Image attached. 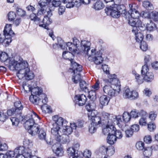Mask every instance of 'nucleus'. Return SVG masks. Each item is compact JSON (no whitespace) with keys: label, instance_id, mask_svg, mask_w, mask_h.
Listing matches in <instances>:
<instances>
[{"label":"nucleus","instance_id":"69168bd1","mask_svg":"<svg viewBox=\"0 0 158 158\" xmlns=\"http://www.w3.org/2000/svg\"><path fill=\"white\" fill-rule=\"evenodd\" d=\"M7 114L9 116H11L12 115H19L18 112L16 111V110L14 108H12L10 110H7Z\"/></svg>","mask_w":158,"mask_h":158},{"label":"nucleus","instance_id":"dca6fc26","mask_svg":"<svg viewBox=\"0 0 158 158\" xmlns=\"http://www.w3.org/2000/svg\"><path fill=\"white\" fill-rule=\"evenodd\" d=\"M52 149L53 152L57 156H63L64 152L60 143H56L53 145Z\"/></svg>","mask_w":158,"mask_h":158},{"label":"nucleus","instance_id":"5fc2aeb1","mask_svg":"<svg viewBox=\"0 0 158 158\" xmlns=\"http://www.w3.org/2000/svg\"><path fill=\"white\" fill-rule=\"evenodd\" d=\"M58 43L57 44L53 45V47L54 48H56L55 46H57L58 47L59 46L61 49H63V46L64 45V43L63 40L60 37H57Z\"/></svg>","mask_w":158,"mask_h":158},{"label":"nucleus","instance_id":"b1692460","mask_svg":"<svg viewBox=\"0 0 158 158\" xmlns=\"http://www.w3.org/2000/svg\"><path fill=\"white\" fill-rule=\"evenodd\" d=\"M147 113L143 111H141L140 113V118L139 121V124L141 126H145L147 124Z\"/></svg>","mask_w":158,"mask_h":158},{"label":"nucleus","instance_id":"423d86ee","mask_svg":"<svg viewBox=\"0 0 158 158\" xmlns=\"http://www.w3.org/2000/svg\"><path fill=\"white\" fill-rule=\"evenodd\" d=\"M103 90L104 92L108 95L115 96L118 94L120 91V85L105 83Z\"/></svg>","mask_w":158,"mask_h":158},{"label":"nucleus","instance_id":"49530a36","mask_svg":"<svg viewBox=\"0 0 158 158\" xmlns=\"http://www.w3.org/2000/svg\"><path fill=\"white\" fill-rule=\"evenodd\" d=\"M99 126L97 125L91 123L89 126V131L91 134L94 133L96 131L97 128Z\"/></svg>","mask_w":158,"mask_h":158},{"label":"nucleus","instance_id":"c756f323","mask_svg":"<svg viewBox=\"0 0 158 158\" xmlns=\"http://www.w3.org/2000/svg\"><path fill=\"white\" fill-rule=\"evenodd\" d=\"M136 22H135V24L134 26H131L133 27H136L137 29L138 28L141 31H143L146 28V26L145 27L144 24H143L141 20L139 19H136Z\"/></svg>","mask_w":158,"mask_h":158},{"label":"nucleus","instance_id":"4d7b16f0","mask_svg":"<svg viewBox=\"0 0 158 158\" xmlns=\"http://www.w3.org/2000/svg\"><path fill=\"white\" fill-rule=\"evenodd\" d=\"M71 149L72 151L69 150L68 151V156L69 158H83L81 156H80L79 154L76 153L74 155H73V152H72L73 150L72 149Z\"/></svg>","mask_w":158,"mask_h":158},{"label":"nucleus","instance_id":"a19ab883","mask_svg":"<svg viewBox=\"0 0 158 158\" xmlns=\"http://www.w3.org/2000/svg\"><path fill=\"white\" fill-rule=\"evenodd\" d=\"M72 80L75 84H77L79 82H80L81 80V78L80 72L77 73H74L72 76Z\"/></svg>","mask_w":158,"mask_h":158},{"label":"nucleus","instance_id":"f03ea898","mask_svg":"<svg viewBox=\"0 0 158 158\" xmlns=\"http://www.w3.org/2000/svg\"><path fill=\"white\" fill-rule=\"evenodd\" d=\"M73 44L72 42H68L66 43V45L68 48L71 52H75L77 48L79 51L86 54L87 51L90 49L91 43L88 41L82 40L81 42L76 38L73 39Z\"/></svg>","mask_w":158,"mask_h":158},{"label":"nucleus","instance_id":"5701e85b","mask_svg":"<svg viewBox=\"0 0 158 158\" xmlns=\"http://www.w3.org/2000/svg\"><path fill=\"white\" fill-rule=\"evenodd\" d=\"M42 99L40 101V103H38V104H40L41 106V110L43 111L46 113V110L47 108H48V106L46 105V103L48 102V98L46 97V95L45 94H42Z\"/></svg>","mask_w":158,"mask_h":158},{"label":"nucleus","instance_id":"f3484780","mask_svg":"<svg viewBox=\"0 0 158 158\" xmlns=\"http://www.w3.org/2000/svg\"><path fill=\"white\" fill-rule=\"evenodd\" d=\"M109 79H104L102 81L100 80L101 83L102 84V83H112L116 85H120V82L119 81L118 79L116 78V75L115 74L112 75H109L108 77Z\"/></svg>","mask_w":158,"mask_h":158},{"label":"nucleus","instance_id":"774afa93","mask_svg":"<svg viewBox=\"0 0 158 158\" xmlns=\"http://www.w3.org/2000/svg\"><path fill=\"white\" fill-rule=\"evenodd\" d=\"M140 48L143 51H145L148 49V45L146 42L143 41L141 42Z\"/></svg>","mask_w":158,"mask_h":158},{"label":"nucleus","instance_id":"13d9d810","mask_svg":"<svg viewBox=\"0 0 158 158\" xmlns=\"http://www.w3.org/2000/svg\"><path fill=\"white\" fill-rule=\"evenodd\" d=\"M95 90H93L92 89H91L90 91L88 90V92L89 93V96L90 98L92 99H95L96 98V92Z\"/></svg>","mask_w":158,"mask_h":158},{"label":"nucleus","instance_id":"c03bdc74","mask_svg":"<svg viewBox=\"0 0 158 158\" xmlns=\"http://www.w3.org/2000/svg\"><path fill=\"white\" fill-rule=\"evenodd\" d=\"M88 106H89L90 108V109L88 110V111L89 112L91 111L90 113H89L88 114L89 118V119L90 120L91 119V118H92L93 117L97 116L96 115L97 114L98 112L96 110H93V108L91 107V106L90 105V104H89Z\"/></svg>","mask_w":158,"mask_h":158},{"label":"nucleus","instance_id":"ea45409f","mask_svg":"<svg viewBox=\"0 0 158 158\" xmlns=\"http://www.w3.org/2000/svg\"><path fill=\"white\" fill-rule=\"evenodd\" d=\"M32 149L25 148L23 156L21 155L22 158H30L32 156L31 155Z\"/></svg>","mask_w":158,"mask_h":158},{"label":"nucleus","instance_id":"603ef678","mask_svg":"<svg viewBox=\"0 0 158 158\" xmlns=\"http://www.w3.org/2000/svg\"><path fill=\"white\" fill-rule=\"evenodd\" d=\"M143 153L144 156L148 157L151 156L152 153V148L150 147L144 148Z\"/></svg>","mask_w":158,"mask_h":158},{"label":"nucleus","instance_id":"e433bc0d","mask_svg":"<svg viewBox=\"0 0 158 158\" xmlns=\"http://www.w3.org/2000/svg\"><path fill=\"white\" fill-rule=\"evenodd\" d=\"M84 121L83 120H79L76 123H71V126L74 129H76L77 128H81L83 127Z\"/></svg>","mask_w":158,"mask_h":158},{"label":"nucleus","instance_id":"2eb2a0df","mask_svg":"<svg viewBox=\"0 0 158 158\" xmlns=\"http://www.w3.org/2000/svg\"><path fill=\"white\" fill-rule=\"evenodd\" d=\"M70 62L71 66L69 68V72L77 73L81 71L82 66L81 65L77 64L73 60H72Z\"/></svg>","mask_w":158,"mask_h":158},{"label":"nucleus","instance_id":"680f3d73","mask_svg":"<svg viewBox=\"0 0 158 158\" xmlns=\"http://www.w3.org/2000/svg\"><path fill=\"white\" fill-rule=\"evenodd\" d=\"M92 154L91 152L87 149L85 150L83 153V158H91V156Z\"/></svg>","mask_w":158,"mask_h":158},{"label":"nucleus","instance_id":"4c0bfd02","mask_svg":"<svg viewBox=\"0 0 158 158\" xmlns=\"http://www.w3.org/2000/svg\"><path fill=\"white\" fill-rule=\"evenodd\" d=\"M23 145L25 148L32 149L33 143L32 141L29 139L26 138L23 140Z\"/></svg>","mask_w":158,"mask_h":158},{"label":"nucleus","instance_id":"f8f14e48","mask_svg":"<svg viewBox=\"0 0 158 158\" xmlns=\"http://www.w3.org/2000/svg\"><path fill=\"white\" fill-rule=\"evenodd\" d=\"M36 117L39 119H40L38 115L34 112H31L30 114L26 116L25 118L26 121L25 123V127L26 129L27 130L35 124L33 118Z\"/></svg>","mask_w":158,"mask_h":158},{"label":"nucleus","instance_id":"473e14b6","mask_svg":"<svg viewBox=\"0 0 158 158\" xmlns=\"http://www.w3.org/2000/svg\"><path fill=\"white\" fill-rule=\"evenodd\" d=\"M38 136L40 139L45 140L48 144H50V142L48 143L46 140V134L43 128H41L40 129Z\"/></svg>","mask_w":158,"mask_h":158},{"label":"nucleus","instance_id":"7c9ffc66","mask_svg":"<svg viewBox=\"0 0 158 158\" xmlns=\"http://www.w3.org/2000/svg\"><path fill=\"white\" fill-rule=\"evenodd\" d=\"M80 146V145L79 143H75L73 144L72 147H69L67 149V153L68 155V151L69 150L72 151L71 149H72L73 150L72 152H73V155H74L76 153L79 154V152L78 151V150L79 149Z\"/></svg>","mask_w":158,"mask_h":158},{"label":"nucleus","instance_id":"052dcab7","mask_svg":"<svg viewBox=\"0 0 158 158\" xmlns=\"http://www.w3.org/2000/svg\"><path fill=\"white\" fill-rule=\"evenodd\" d=\"M16 16V15L15 13L13 11L10 12L8 14V20L11 21L14 20Z\"/></svg>","mask_w":158,"mask_h":158},{"label":"nucleus","instance_id":"37998d69","mask_svg":"<svg viewBox=\"0 0 158 158\" xmlns=\"http://www.w3.org/2000/svg\"><path fill=\"white\" fill-rule=\"evenodd\" d=\"M107 139L109 144H113L116 141L117 139L114 134H110L108 135Z\"/></svg>","mask_w":158,"mask_h":158},{"label":"nucleus","instance_id":"09e8293b","mask_svg":"<svg viewBox=\"0 0 158 158\" xmlns=\"http://www.w3.org/2000/svg\"><path fill=\"white\" fill-rule=\"evenodd\" d=\"M132 91L128 88L126 89L123 93V97L125 98H131Z\"/></svg>","mask_w":158,"mask_h":158},{"label":"nucleus","instance_id":"58836bf2","mask_svg":"<svg viewBox=\"0 0 158 158\" xmlns=\"http://www.w3.org/2000/svg\"><path fill=\"white\" fill-rule=\"evenodd\" d=\"M62 56L64 59L68 60L70 62L73 60V58L74 57V55L70 52L67 51L64 52L62 54Z\"/></svg>","mask_w":158,"mask_h":158},{"label":"nucleus","instance_id":"bb28decb","mask_svg":"<svg viewBox=\"0 0 158 158\" xmlns=\"http://www.w3.org/2000/svg\"><path fill=\"white\" fill-rule=\"evenodd\" d=\"M73 129H74L71 127V123L70 126H67V124H65L62 127V134L68 135L72 132Z\"/></svg>","mask_w":158,"mask_h":158},{"label":"nucleus","instance_id":"7ed1b4c3","mask_svg":"<svg viewBox=\"0 0 158 158\" xmlns=\"http://www.w3.org/2000/svg\"><path fill=\"white\" fill-rule=\"evenodd\" d=\"M105 11L107 14H110L112 17L116 18L119 17L121 14L123 15L125 17V15L126 13L125 7L123 4L110 6L109 7H106Z\"/></svg>","mask_w":158,"mask_h":158},{"label":"nucleus","instance_id":"2f4dec72","mask_svg":"<svg viewBox=\"0 0 158 158\" xmlns=\"http://www.w3.org/2000/svg\"><path fill=\"white\" fill-rule=\"evenodd\" d=\"M90 120L91 123H93L99 127H100L101 125H104L100 116L93 117Z\"/></svg>","mask_w":158,"mask_h":158},{"label":"nucleus","instance_id":"72a5a7b5","mask_svg":"<svg viewBox=\"0 0 158 158\" xmlns=\"http://www.w3.org/2000/svg\"><path fill=\"white\" fill-rule=\"evenodd\" d=\"M110 100V98L106 95L101 96L99 98V101L101 104L102 106H106L108 105Z\"/></svg>","mask_w":158,"mask_h":158},{"label":"nucleus","instance_id":"9d476101","mask_svg":"<svg viewBox=\"0 0 158 158\" xmlns=\"http://www.w3.org/2000/svg\"><path fill=\"white\" fill-rule=\"evenodd\" d=\"M99 115L103 124H113L115 118V115L104 111L100 113Z\"/></svg>","mask_w":158,"mask_h":158},{"label":"nucleus","instance_id":"39448f33","mask_svg":"<svg viewBox=\"0 0 158 158\" xmlns=\"http://www.w3.org/2000/svg\"><path fill=\"white\" fill-rule=\"evenodd\" d=\"M32 83L33 84L32 86L31 95L29 97V100L32 103L37 104L40 103V100L42 99V90L41 88L36 87V85L35 81H33Z\"/></svg>","mask_w":158,"mask_h":158},{"label":"nucleus","instance_id":"8fccbe9b","mask_svg":"<svg viewBox=\"0 0 158 158\" xmlns=\"http://www.w3.org/2000/svg\"><path fill=\"white\" fill-rule=\"evenodd\" d=\"M104 7L103 3L100 1H98L96 2L94 5V8L96 10H98L102 9Z\"/></svg>","mask_w":158,"mask_h":158},{"label":"nucleus","instance_id":"4be33fe9","mask_svg":"<svg viewBox=\"0 0 158 158\" xmlns=\"http://www.w3.org/2000/svg\"><path fill=\"white\" fill-rule=\"evenodd\" d=\"M137 28L135 27L132 29V32L134 33L135 36V39L136 41L138 43H140L142 42L144 38V36L142 33L141 32H138Z\"/></svg>","mask_w":158,"mask_h":158},{"label":"nucleus","instance_id":"79ce46f5","mask_svg":"<svg viewBox=\"0 0 158 158\" xmlns=\"http://www.w3.org/2000/svg\"><path fill=\"white\" fill-rule=\"evenodd\" d=\"M156 25L152 21H150L146 24V29L148 31H151L156 30Z\"/></svg>","mask_w":158,"mask_h":158},{"label":"nucleus","instance_id":"20e7f679","mask_svg":"<svg viewBox=\"0 0 158 158\" xmlns=\"http://www.w3.org/2000/svg\"><path fill=\"white\" fill-rule=\"evenodd\" d=\"M129 7L130 10L128 12L126 11L125 15V18L128 21L131 26H134L135 22H136L135 19H139L138 18L140 16V14L136 10L137 7L135 5L130 4H129Z\"/></svg>","mask_w":158,"mask_h":158},{"label":"nucleus","instance_id":"0e129e2a","mask_svg":"<svg viewBox=\"0 0 158 158\" xmlns=\"http://www.w3.org/2000/svg\"><path fill=\"white\" fill-rule=\"evenodd\" d=\"M143 6L148 9H152L153 7L152 4L149 1H144L143 2Z\"/></svg>","mask_w":158,"mask_h":158},{"label":"nucleus","instance_id":"6ab92c4d","mask_svg":"<svg viewBox=\"0 0 158 158\" xmlns=\"http://www.w3.org/2000/svg\"><path fill=\"white\" fill-rule=\"evenodd\" d=\"M74 98L76 101V103L80 106L84 105L86 102L87 98L83 94L76 95Z\"/></svg>","mask_w":158,"mask_h":158},{"label":"nucleus","instance_id":"1a4fd4ad","mask_svg":"<svg viewBox=\"0 0 158 158\" xmlns=\"http://www.w3.org/2000/svg\"><path fill=\"white\" fill-rule=\"evenodd\" d=\"M5 39H3V44L5 46L9 45L12 41L11 38L14 35V33L11 30V25H6L3 31Z\"/></svg>","mask_w":158,"mask_h":158},{"label":"nucleus","instance_id":"aec40b11","mask_svg":"<svg viewBox=\"0 0 158 158\" xmlns=\"http://www.w3.org/2000/svg\"><path fill=\"white\" fill-rule=\"evenodd\" d=\"M25 148L23 146L17 147L14 151H12L14 155L12 156V158H22L21 156H23Z\"/></svg>","mask_w":158,"mask_h":158},{"label":"nucleus","instance_id":"a878e982","mask_svg":"<svg viewBox=\"0 0 158 158\" xmlns=\"http://www.w3.org/2000/svg\"><path fill=\"white\" fill-rule=\"evenodd\" d=\"M56 140L61 143H65L69 141V137L68 135L64 134L60 135L57 136Z\"/></svg>","mask_w":158,"mask_h":158},{"label":"nucleus","instance_id":"e2e57ef3","mask_svg":"<svg viewBox=\"0 0 158 158\" xmlns=\"http://www.w3.org/2000/svg\"><path fill=\"white\" fill-rule=\"evenodd\" d=\"M8 57L7 54L5 52H1L0 54V60L2 62L7 60Z\"/></svg>","mask_w":158,"mask_h":158},{"label":"nucleus","instance_id":"412c9836","mask_svg":"<svg viewBox=\"0 0 158 158\" xmlns=\"http://www.w3.org/2000/svg\"><path fill=\"white\" fill-rule=\"evenodd\" d=\"M106 125L102 129L103 134L106 135L113 134L114 132V127L113 124H106Z\"/></svg>","mask_w":158,"mask_h":158},{"label":"nucleus","instance_id":"6e6d98bb","mask_svg":"<svg viewBox=\"0 0 158 158\" xmlns=\"http://www.w3.org/2000/svg\"><path fill=\"white\" fill-rule=\"evenodd\" d=\"M114 130V132L113 133V134H114V135L116 139H121L123 136V135L121 131L119 130H116V128L115 127Z\"/></svg>","mask_w":158,"mask_h":158},{"label":"nucleus","instance_id":"de8ad7c7","mask_svg":"<svg viewBox=\"0 0 158 158\" xmlns=\"http://www.w3.org/2000/svg\"><path fill=\"white\" fill-rule=\"evenodd\" d=\"M33 83H32L30 85L27 84L26 83H24L23 85V88L24 89V92L26 93H28L31 91L32 86Z\"/></svg>","mask_w":158,"mask_h":158},{"label":"nucleus","instance_id":"a18cd8bd","mask_svg":"<svg viewBox=\"0 0 158 158\" xmlns=\"http://www.w3.org/2000/svg\"><path fill=\"white\" fill-rule=\"evenodd\" d=\"M88 85L84 81L81 80L80 81V87L82 91H84L85 92H88Z\"/></svg>","mask_w":158,"mask_h":158},{"label":"nucleus","instance_id":"ddd939ff","mask_svg":"<svg viewBox=\"0 0 158 158\" xmlns=\"http://www.w3.org/2000/svg\"><path fill=\"white\" fill-rule=\"evenodd\" d=\"M52 119L54 122L53 123L52 125L61 127L63 125H65L68 123L67 120L61 117H59L58 115H55L52 117Z\"/></svg>","mask_w":158,"mask_h":158},{"label":"nucleus","instance_id":"f257e3e1","mask_svg":"<svg viewBox=\"0 0 158 158\" xmlns=\"http://www.w3.org/2000/svg\"><path fill=\"white\" fill-rule=\"evenodd\" d=\"M8 67L12 71L16 70L18 71L17 75L19 79L25 77L27 80L32 79L34 74L28 67V64L27 61L23 60L19 57L18 60L11 58L9 62Z\"/></svg>","mask_w":158,"mask_h":158},{"label":"nucleus","instance_id":"338daca9","mask_svg":"<svg viewBox=\"0 0 158 158\" xmlns=\"http://www.w3.org/2000/svg\"><path fill=\"white\" fill-rule=\"evenodd\" d=\"M136 147L139 150H142L145 148L144 143L142 141L137 142L136 144Z\"/></svg>","mask_w":158,"mask_h":158},{"label":"nucleus","instance_id":"c9c22d12","mask_svg":"<svg viewBox=\"0 0 158 158\" xmlns=\"http://www.w3.org/2000/svg\"><path fill=\"white\" fill-rule=\"evenodd\" d=\"M14 106L15 108H14L18 112L20 116H21L20 114L23 107L20 101H19L15 102L14 103Z\"/></svg>","mask_w":158,"mask_h":158},{"label":"nucleus","instance_id":"0eeeda50","mask_svg":"<svg viewBox=\"0 0 158 158\" xmlns=\"http://www.w3.org/2000/svg\"><path fill=\"white\" fill-rule=\"evenodd\" d=\"M30 18V20L33 21L35 23L39 24V27L47 30L49 29L48 26L52 22V20L48 16H44L42 21H40V19L34 13L31 14Z\"/></svg>","mask_w":158,"mask_h":158},{"label":"nucleus","instance_id":"c85d7f7f","mask_svg":"<svg viewBox=\"0 0 158 158\" xmlns=\"http://www.w3.org/2000/svg\"><path fill=\"white\" fill-rule=\"evenodd\" d=\"M79 0H71L68 2L66 4V6L67 8H70L75 6L78 7L80 6L81 4L79 3Z\"/></svg>","mask_w":158,"mask_h":158},{"label":"nucleus","instance_id":"3c124183","mask_svg":"<svg viewBox=\"0 0 158 158\" xmlns=\"http://www.w3.org/2000/svg\"><path fill=\"white\" fill-rule=\"evenodd\" d=\"M123 118L125 123L128 122L131 118L130 114L127 112H124L123 114Z\"/></svg>","mask_w":158,"mask_h":158},{"label":"nucleus","instance_id":"9b49d317","mask_svg":"<svg viewBox=\"0 0 158 158\" xmlns=\"http://www.w3.org/2000/svg\"><path fill=\"white\" fill-rule=\"evenodd\" d=\"M141 73L144 77V80L147 82H151L154 79L153 74L149 71L148 67L147 64L143 66Z\"/></svg>","mask_w":158,"mask_h":158},{"label":"nucleus","instance_id":"bf43d9fd","mask_svg":"<svg viewBox=\"0 0 158 158\" xmlns=\"http://www.w3.org/2000/svg\"><path fill=\"white\" fill-rule=\"evenodd\" d=\"M141 111L139 113L138 111L136 110H133L130 113V115L131 117H132L133 118H136L139 116H140V113Z\"/></svg>","mask_w":158,"mask_h":158},{"label":"nucleus","instance_id":"864d4df0","mask_svg":"<svg viewBox=\"0 0 158 158\" xmlns=\"http://www.w3.org/2000/svg\"><path fill=\"white\" fill-rule=\"evenodd\" d=\"M151 19L155 22L158 21V12L153 11L151 13Z\"/></svg>","mask_w":158,"mask_h":158},{"label":"nucleus","instance_id":"f704fd0d","mask_svg":"<svg viewBox=\"0 0 158 158\" xmlns=\"http://www.w3.org/2000/svg\"><path fill=\"white\" fill-rule=\"evenodd\" d=\"M132 73L135 76L136 81L139 84H141L143 83L144 79L142 75V76L140 75L137 73L135 70L132 71Z\"/></svg>","mask_w":158,"mask_h":158},{"label":"nucleus","instance_id":"4468645a","mask_svg":"<svg viewBox=\"0 0 158 158\" xmlns=\"http://www.w3.org/2000/svg\"><path fill=\"white\" fill-rule=\"evenodd\" d=\"M114 148L111 146L107 147L103 146L100 148V152L101 153H103V155L108 156L109 157L114 153Z\"/></svg>","mask_w":158,"mask_h":158},{"label":"nucleus","instance_id":"6e6552de","mask_svg":"<svg viewBox=\"0 0 158 158\" xmlns=\"http://www.w3.org/2000/svg\"><path fill=\"white\" fill-rule=\"evenodd\" d=\"M85 54L88 56V59L89 60H93L96 64H101L103 60L101 52L99 51L96 52L95 49H90Z\"/></svg>","mask_w":158,"mask_h":158},{"label":"nucleus","instance_id":"a211bd4d","mask_svg":"<svg viewBox=\"0 0 158 158\" xmlns=\"http://www.w3.org/2000/svg\"><path fill=\"white\" fill-rule=\"evenodd\" d=\"M115 117L114 121L113 122V124H115L116 123L123 130H125V128L127 126L125 122L122 120L121 116L120 115L117 116L115 115Z\"/></svg>","mask_w":158,"mask_h":158},{"label":"nucleus","instance_id":"393cba45","mask_svg":"<svg viewBox=\"0 0 158 158\" xmlns=\"http://www.w3.org/2000/svg\"><path fill=\"white\" fill-rule=\"evenodd\" d=\"M40 126L37 124H35L29 128L27 130L28 133L32 135L37 134L38 131L40 129Z\"/></svg>","mask_w":158,"mask_h":158},{"label":"nucleus","instance_id":"cd10ccee","mask_svg":"<svg viewBox=\"0 0 158 158\" xmlns=\"http://www.w3.org/2000/svg\"><path fill=\"white\" fill-rule=\"evenodd\" d=\"M52 126L53 127L51 129V132L52 134L55 136L56 138L57 136H58L62 134V132L60 130L61 128L56 125Z\"/></svg>","mask_w":158,"mask_h":158}]
</instances>
